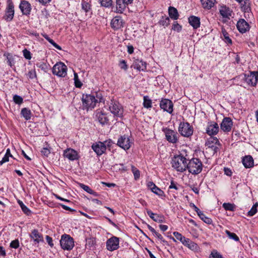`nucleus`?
<instances>
[{
  "instance_id": "obj_1",
  "label": "nucleus",
  "mask_w": 258,
  "mask_h": 258,
  "mask_svg": "<svg viewBox=\"0 0 258 258\" xmlns=\"http://www.w3.org/2000/svg\"><path fill=\"white\" fill-rule=\"evenodd\" d=\"M187 161L188 160L181 154L175 155L171 161L172 166L177 171L182 172L187 168Z\"/></svg>"
},
{
  "instance_id": "obj_2",
  "label": "nucleus",
  "mask_w": 258,
  "mask_h": 258,
  "mask_svg": "<svg viewBox=\"0 0 258 258\" xmlns=\"http://www.w3.org/2000/svg\"><path fill=\"white\" fill-rule=\"evenodd\" d=\"M173 234L177 239L179 240L182 244L187 247L190 250L197 251L199 249V247L197 243L192 241L189 238H185L180 233L178 232H174Z\"/></svg>"
},
{
  "instance_id": "obj_3",
  "label": "nucleus",
  "mask_w": 258,
  "mask_h": 258,
  "mask_svg": "<svg viewBox=\"0 0 258 258\" xmlns=\"http://www.w3.org/2000/svg\"><path fill=\"white\" fill-rule=\"evenodd\" d=\"M187 168L188 171L192 174H198L201 172L203 169L202 162L198 158H192L187 163Z\"/></svg>"
},
{
  "instance_id": "obj_4",
  "label": "nucleus",
  "mask_w": 258,
  "mask_h": 258,
  "mask_svg": "<svg viewBox=\"0 0 258 258\" xmlns=\"http://www.w3.org/2000/svg\"><path fill=\"white\" fill-rule=\"evenodd\" d=\"M82 101L84 109L88 110L94 108L98 102V99H96L94 95L91 94H83Z\"/></svg>"
},
{
  "instance_id": "obj_5",
  "label": "nucleus",
  "mask_w": 258,
  "mask_h": 258,
  "mask_svg": "<svg viewBox=\"0 0 258 258\" xmlns=\"http://www.w3.org/2000/svg\"><path fill=\"white\" fill-rule=\"evenodd\" d=\"M178 132L182 136L188 138L193 134V127L187 122H181L178 127Z\"/></svg>"
},
{
  "instance_id": "obj_6",
  "label": "nucleus",
  "mask_w": 258,
  "mask_h": 258,
  "mask_svg": "<svg viewBox=\"0 0 258 258\" xmlns=\"http://www.w3.org/2000/svg\"><path fill=\"white\" fill-rule=\"evenodd\" d=\"M60 244L64 250H71L74 246V239L69 235L63 234L61 236Z\"/></svg>"
},
{
  "instance_id": "obj_7",
  "label": "nucleus",
  "mask_w": 258,
  "mask_h": 258,
  "mask_svg": "<svg viewBox=\"0 0 258 258\" xmlns=\"http://www.w3.org/2000/svg\"><path fill=\"white\" fill-rule=\"evenodd\" d=\"M67 67L61 62L56 63L52 68V73L60 77H64L67 75Z\"/></svg>"
},
{
  "instance_id": "obj_8",
  "label": "nucleus",
  "mask_w": 258,
  "mask_h": 258,
  "mask_svg": "<svg viewBox=\"0 0 258 258\" xmlns=\"http://www.w3.org/2000/svg\"><path fill=\"white\" fill-rule=\"evenodd\" d=\"M14 6L12 0H7V7L3 19L7 22L11 21L14 16Z\"/></svg>"
},
{
  "instance_id": "obj_9",
  "label": "nucleus",
  "mask_w": 258,
  "mask_h": 258,
  "mask_svg": "<svg viewBox=\"0 0 258 258\" xmlns=\"http://www.w3.org/2000/svg\"><path fill=\"white\" fill-rule=\"evenodd\" d=\"M244 80L251 86H255L258 82V72H250L248 74H244Z\"/></svg>"
},
{
  "instance_id": "obj_10",
  "label": "nucleus",
  "mask_w": 258,
  "mask_h": 258,
  "mask_svg": "<svg viewBox=\"0 0 258 258\" xmlns=\"http://www.w3.org/2000/svg\"><path fill=\"white\" fill-rule=\"evenodd\" d=\"M167 141L172 144H175L178 142L177 132L171 129L165 128L163 130Z\"/></svg>"
},
{
  "instance_id": "obj_11",
  "label": "nucleus",
  "mask_w": 258,
  "mask_h": 258,
  "mask_svg": "<svg viewBox=\"0 0 258 258\" xmlns=\"http://www.w3.org/2000/svg\"><path fill=\"white\" fill-rule=\"evenodd\" d=\"M109 108L114 115L118 117H121L122 116L123 108L118 103L111 101Z\"/></svg>"
},
{
  "instance_id": "obj_12",
  "label": "nucleus",
  "mask_w": 258,
  "mask_h": 258,
  "mask_svg": "<svg viewBox=\"0 0 258 258\" xmlns=\"http://www.w3.org/2000/svg\"><path fill=\"white\" fill-rule=\"evenodd\" d=\"M160 107L164 111L170 114L173 112V104L169 99L162 98L160 102Z\"/></svg>"
},
{
  "instance_id": "obj_13",
  "label": "nucleus",
  "mask_w": 258,
  "mask_h": 258,
  "mask_svg": "<svg viewBox=\"0 0 258 258\" xmlns=\"http://www.w3.org/2000/svg\"><path fill=\"white\" fill-rule=\"evenodd\" d=\"M119 247V238L112 236L106 241V248L109 251H113Z\"/></svg>"
},
{
  "instance_id": "obj_14",
  "label": "nucleus",
  "mask_w": 258,
  "mask_h": 258,
  "mask_svg": "<svg viewBox=\"0 0 258 258\" xmlns=\"http://www.w3.org/2000/svg\"><path fill=\"white\" fill-rule=\"evenodd\" d=\"M117 145L125 150H128L131 147L130 140L127 136H121L118 139Z\"/></svg>"
},
{
  "instance_id": "obj_15",
  "label": "nucleus",
  "mask_w": 258,
  "mask_h": 258,
  "mask_svg": "<svg viewBox=\"0 0 258 258\" xmlns=\"http://www.w3.org/2000/svg\"><path fill=\"white\" fill-rule=\"evenodd\" d=\"M233 121L229 117H224L220 124L221 129L224 132H229L231 130Z\"/></svg>"
},
{
  "instance_id": "obj_16",
  "label": "nucleus",
  "mask_w": 258,
  "mask_h": 258,
  "mask_svg": "<svg viewBox=\"0 0 258 258\" xmlns=\"http://www.w3.org/2000/svg\"><path fill=\"white\" fill-rule=\"evenodd\" d=\"M95 118L102 125L107 124L109 121L106 113L100 110L96 111Z\"/></svg>"
},
{
  "instance_id": "obj_17",
  "label": "nucleus",
  "mask_w": 258,
  "mask_h": 258,
  "mask_svg": "<svg viewBox=\"0 0 258 258\" xmlns=\"http://www.w3.org/2000/svg\"><path fill=\"white\" fill-rule=\"evenodd\" d=\"M124 22L121 17L120 16H116L114 17L111 22V27L114 30L121 29L123 27Z\"/></svg>"
},
{
  "instance_id": "obj_18",
  "label": "nucleus",
  "mask_w": 258,
  "mask_h": 258,
  "mask_svg": "<svg viewBox=\"0 0 258 258\" xmlns=\"http://www.w3.org/2000/svg\"><path fill=\"white\" fill-rule=\"evenodd\" d=\"M236 27L239 31L241 33H245L249 29L248 23L244 19H239L237 23Z\"/></svg>"
},
{
  "instance_id": "obj_19",
  "label": "nucleus",
  "mask_w": 258,
  "mask_h": 258,
  "mask_svg": "<svg viewBox=\"0 0 258 258\" xmlns=\"http://www.w3.org/2000/svg\"><path fill=\"white\" fill-rule=\"evenodd\" d=\"M219 130V127L218 123L214 122H211L207 127L206 133L209 136H213L217 135Z\"/></svg>"
},
{
  "instance_id": "obj_20",
  "label": "nucleus",
  "mask_w": 258,
  "mask_h": 258,
  "mask_svg": "<svg viewBox=\"0 0 258 258\" xmlns=\"http://www.w3.org/2000/svg\"><path fill=\"white\" fill-rule=\"evenodd\" d=\"M131 68H133L139 71H145L147 68V63L142 60L135 59L133 61Z\"/></svg>"
},
{
  "instance_id": "obj_21",
  "label": "nucleus",
  "mask_w": 258,
  "mask_h": 258,
  "mask_svg": "<svg viewBox=\"0 0 258 258\" xmlns=\"http://www.w3.org/2000/svg\"><path fill=\"white\" fill-rule=\"evenodd\" d=\"M19 8L23 15H28L30 14L31 10V6L28 2L21 1L19 5Z\"/></svg>"
},
{
  "instance_id": "obj_22",
  "label": "nucleus",
  "mask_w": 258,
  "mask_h": 258,
  "mask_svg": "<svg viewBox=\"0 0 258 258\" xmlns=\"http://www.w3.org/2000/svg\"><path fill=\"white\" fill-rule=\"evenodd\" d=\"M92 148L98 156L102 155L106 151L105 146L101 142L93 144Z\"/></svg>"
},
{
  "instance_id": "obj_23",
  "label": "nucleus",
  "mask_w": 258,
  "mask_h": 258,
  "mask_svg": "<svg viewBox=\"0 0 258 258\" xmlns=\"http://www.w3.org/2000/svg\"><path fill=\"white\" fill-rule=\"evenodd\" d=\"M30 237L33 240L35 243H39L43 242V237L42 234L40 233L37 229H33L29 234Z\"/></svg>"
},
{
  "instance_id": "obj_24",
  "label": "nucleus",
  "mask_w": 258,
  "mask_h": 258,
  "mask_svg": "<svg viewBox=\"0 0 258 258\" xmlns=\"http://www.w3.org/2000/svg\"><path fill=\"white\" fill-rule=\"evenodd\" d=\"M63 156L70 160H75L78 159V155L75 150L68 148L64 151Z\"/></svg>"
},
{
  "instance_id": "obj_25",
  "label": "nucleus",
  "mask_w": 258,
  "mask_h": 258,
  "mask_svg": "<svg viewBox=\"0 0 258 258\" xmlns=\"http://www.w3.org/2000/svg\"><path fill=\"white\" fill-rule=\"evenodd\" d=\"M189 24L194 29H197L200 27V18L195 16H190L188 18Z\"/></svg>"
},
{
  "instance_id": "obj_26",
  "label": "nucleus",
  "mask_w": 258,
  "mask_h": 258,
  "mask_svg": "<svg viewBox=\"0 0 258 258\" xmlns=\"http://www.w3.org/2000/svg\"><path fill=\"white\" fill-rule=\"evenodd\" d=\"M147 213L150 218H151L153 221L158 223H162L164 222L163 216L154 213L150 210H147Z\"/></svg>"
},
{
  "instance_id": "obj_27",
  "label": "nucleus",
  "mask_w": 258,
  "mask_h": 258,
  "mask_svg": "<svg viewBox=\"0 0 258 258\" xmlns=\"http://www.w3.org/2000/svg\"><path fill=\"white\" fill-rule=\"evenodd\" d=\"M242 162L243 166L246 168H251L254 165V161L252 156L248 155L245 156L243 158Z\"/></svg>"
},
{
  "instance_id": "obj_28",
  "label": "nucleus",
  "mask_w": 258,
  "mask_h": 258,
  "mask_svg": "<svg viewBox=\"0 0 258 258\" xmlns=\"http://www.w3.org/2000/svg\"><path fill=\"white\" fill-rule=\"evenodd\" d=\"M240 5L241 11L244 13H249L251 12L250 2L249 0H242Z\"/></svg>"
},
{
  "instance_id": "obj_29",
  "label": "nucleus",
  "mask_w": 258,
  "mask_h": 258,
  "mask_svg": "<svg viewBox=\"0 0 258 258\" xmlns=\"http://www.w3.org/2000/svg\"><path fill=\"white\" fill-rule=\"evenodd\" d=\"M128 5L125 4L123 0H116V12L118 13H122L126 7Z\"/></svg>"
},
{
  "instance_id": "obj_30",
  "label": "nucleus",
  "mask_w": 258,
  "mask_h": 258,
  "mask_svg": "<svg viewBox=\"0 0 258 258\" xmlns=\"http://www.w3.org/2000/svg\"><path fill=\"white\" fill-rule=\"evenodd\" d=\"M232 11L229 8L225 6H222L220 9V13L224 18H229L231 16Z\"/></svg>"
},
{
  "instance_id": "obj_31",
  "label": "nucleus",
  "mask_w": 258,
  "mask_h": 258,
  "mask_svg": "<svg viewBox=\"0 0 258 258\" xmlns=\"http://www.w3.org/2000/svg\"><path fill=\"white\" fill-rule=\"evenodd\" d=\"M168 14L171 19L176 20L178 19L179 14L177 10L173 7L168 8Z\"/></svg>"
},
{
  "instance_id": "obj_32",
  "label": "nucleus",
  "mask_w": 258,
  "mask_h": 258,
  "mask_svg": "<svg viewBox=\"0 0 258 258\" xmlns=\"http://www.w3.org/2000/svg\"><path fill=\"white\" fill-rule=\"evenodd\" d=\"M21 114L25 119V120H28L31 118L32 112L27 108H23L21 109Z\"/></svg>"
},
{
  "instance_id": "obj_33",
  "label": "nucleus",
  "mask_w": 258,
  "mask_h": 258,
  "mask_svg": "<svg viewBox=\"0 0 258 258\" xmlns=\"http://www.w3.org/2000/svg\"><path fill=\"white\" fill-rule=\"evenodd\" d=\"M204 9H210L214 5L215 0H200Z\"/></svg>"
},
{
  "instance_id": "obj_34",
  "label": "nucleus",
  "mask_w": 258,
  "mask_h": 258,
  "mask_svg": "<svg viewBox=\"0 0 258 258\" xmlns=\"http://www.w3.org/2000/svg\"><path fill=\"white\" fill-rule=\"evenodd\" d=\"M81 7L82 9L86 13H87L91 11V5L90 2H87L84 0H82L81 3Z\"/></svg>"
},
{
  "instance_id": "obj_35",
  "label": "nucleus",
  "mask_w": 258,
  "mask_h": 258,
  "mask_svg": "<svg viewBox=\"0 0 258 258\" xmlns=\"http://www.w3.org/2000/svg\"><path fill=\"white\" fill-rule=\"evenodd\" d=\"M99 3L102 7L110 8L113 5L112 0H98Z\"/></svg>"
},
{
  "instance_id": "obj_36",
  "label": "nucleus",
  "mask_w": 258,
  "mask_h": 258,
  "mask_svg": "<svg viewBox=\"0 0 258 258\" xmlns=\"http://www.w3.org/2000/svg\"><path fill=\"white\" fill-rule=\"evenodd\" d=\"M143 106L146 108H150L152 106V101L148 96H145L143 98Z\"/></svg>"
},
{
  "instance_id": "obj_37",
  "label": "nucleus",
  "mask_w": 258,
  "mask_h": 258,
  "mask_svg": "<svg viewBox=\"0 0 258 258\" xmlns=\"http://www.w3.org/2000/svg\"><path fill=\"white\" fill-rule=\"evenodd\" d=\"M18 203L21 208V209L24 214L28 216L30 215L31 214V210L24 204L22 201L18 200Z\"/></svg>"
},
{
  "instance_id": "obj_38",
  "label": "nucleus",
  "mask_w": 258,
  "mask_h": 258,
  "mask_svg": "<svg viewBox=\"0 0 258 258\" xmlns=\"http://www.w3.org/2000/svg\"><path fill=\"white\" fill-rule=\"evenodd\" d=\"M222 34L225 42L228 44H232V40L229 37V34L227 32L224 28L222 29Z\"/></svg>"
},
{
  "instance_id": "obj_39",
  "label": "nucleus",
  "mask_w": 258,
  "mask_h": 258,
  "mask_svg": "<svg viewBox=\"0 0 258 258\" xmlns=\"http://www.w3.org/2000/svg\"><path fill=\"white\" fill-rule=\"evenodd\" d=\"M200 219L203 220L205 223L208 224H211L212 223V220L207 217L202 212L201 213H200L199 215Z\"/></svg>"
},
{
  "instance_id": "obj_40",
  "label": "nucleus",
  "mask_w": 258,
  "mask_h": 258,
  "mask_svg": "<svg viewBox=\"0 0 258 258\" xmlns=\"http://www.w3.org/2000/svg\"><path fill=\"white\" fill-rule=\"evenodd\" d=\"M4 56L6 57V59L7 60V62L8 63V64L10 67H12V63L14 61L13 55L8 52H5L4 54Z\"/></svg>"
},
{
  "instance_id": "obj_41",
  "label": "nucleus",
  "mask_w": 258,
  "mask_h": 258,
  "mask_svg": "<svg viewBox=\"0 0 258 258\" xmlns=\"http://www.w3.org/2000/svg\"><path fill=\"white\" fill-rule=\"evenodd\" d=\"M152 191L160 197H165L164 191L156 185H154V187H152Z\"/></svg>"
},
{
  "instance_id": "obj_42",
  "label": "nucleus",
  "mask_w": 258,
  "mask_h": 258,
  "mask_svg": "<svg viewBox=\"0 0 258 258\" xmlns=\"http://www.w3.org/2000/svg\"><path fill=\"white\" fill-rule=\"evenodd\" d=\"M225 233H226V234L227 235V236H228V237L229 238L235 240V241H239V237L235 233L231 232L230 231H229L228 230H226Z\"/></svg>"
},
{
  "instance_id": "obj_43",
  "label": "nucleus",
  "mask_w": 258,
  "mask_h": 258,
  "mask_svg": "<svg viewBox=\"0 0 258 258\" xmlns=\"http://www.w3.org/2000/svg\"><path fill=\"white\" fill-rule=\"evenodd\" d=\"M222 206L226 211H234L235 209V206L233 204L225 203Z\"/></svg>"
},
{
  "instance_id": "obj_44",
  "label": "nucleus",
  "mask_w": 258,
  "mask_h": 258,
  "mask_svg": "<svg viewBox=\"0 0 258 258\" xmlns=\"http://www.w3.org/2000/svg\"><path fill=\"white\" fill-rule=\"evenodd\" d=\"M160 25L164 27L168 26L170 24V19L168 17H163L159 21Z\"/></svg>"
},
{
  "instance_id": "obj_45",
  "label": "nucleus",
  "mask_w": 258,
  "mask_h": 258,
  "mask_svg": "<svg viewBox=\"0 0 258 258\" xmlns=\"http://www.w3.org/2000/svg\"><path fill=\"white\" fill-rule=\"evenodd\" d=\"M36 66L45 72L48 71L49 65L43 62H39L36 63Z\"/></svg>"
},
{
  "instance_id": "obj_46",
  "label": "nucleus",
  "mask_w": 258,
  "mask_h": 258,
  "mask_svg": "<svg viewBox=\"0 0 258 258\" xmlns=\"http://www.w3.org/2000/svg\"><path fill=\"white\" fill-rule=\"evenodd\" d=\"M132 171L134 174V178L135 180H138L140 176V171L135 167L134 165H132Z\"/></svg>"
},
{
  "instance_id": "obj_47",
  "label": "nucleus",
  "mask_w": 258,
  "mask_h": 258,
  "mask_svg": "<svg viewBox=\"0 0 258 258\" xmlns=\"http://www.w3.org/2000/svg\"><path fill=\"white\" fill-rule=\"evenodd\" d=\"M74 75L75 86L77 88H81L82 86V83L79 80L77 73L75 72Z\"/></svg>"
},
{
  "instance_id": "obj_48",
  "label": "nucleus",
  "mask_w": 258,
  "mask_h": 258,
  "mask_svg": "<svg viewBox=\"0 0 258 258\" xmlns=\"http://www.w3.org/2000/svg\"><path fill=\"white\" fill-rule=\"evenodd\" d=\"M258 206L257 203H256L253 205L250 210L248 212V216H253L257 212V206Z\"/></svg>"
},
{
  "instance_id": "obj_49",
  "label": "nucleus",
  "mask_w": 258,
  "mask_h": 258,
  "mask_svg": "<svg viewBox=\"0 0 258 258\" xmlns=\"http://www.w3.org/2000/svg\"><path fill=\"white\" fill-rule=\"evenodd\" d=\"M19 246L20 243L18 239L12 240L10 244V247L12 248L17 249L19 247Z\"/></svg>"
},
{
  "instance_id": "obj_50",
  "label": "nucleus",
  "mask_w": 258,
  "mask_h": 258,
  "mask_svg": "<svg viewBox=\"0 0 258 258\" xmlns=\"http://www.w3.org/2000/svg\"><path fill=\"white\" fill-rule=\"evenodd\" d=\"M13 100L15 103L17 104H21L23 103V99L20 96L15 95L13 96Z\"/></svg>"
},
{
  "instance_id": "obj_51",
  "label": "nucleus",
  "mask_w": 258,
  "mask_h": 258,
  "mask_svg": "<svg viewBox=\"0 0 258 258\" xmlns=\"http://www.w3.org/2000/svg\"><path fill=\"white\" fill-rule=\"evenodd\" d=\"M23 54L24 57L28 60H30L32 58L31 53L29 50L27 49L26 48L24 49L23 50Z\"/></svg>"
},
{
  "instance_id": "obj_52",
  "label": "nucleus",
  "mask_w": 258,
  "mask_h": 258,
  "mask_svg": "<svg viewBox=\"0 0 258 258\" xmlns=\"http://www.w3.org/2000/svg\"><path fill=\"white\" fill-rule=\"evenodd\" d=\"M119 66L121 69L126 71L128 69L126 62L124 60H121L119 61Z\"/></svg>"
},
{
  "instance_id": "obj_53",
  "label": "nucleus",
  "mask_w": 258,
  "mask_h": 258,
  "mask_svg": "<svg viewBox=\"0 0 258 258\" xmlns=\"http://www.w3.org/2000/svg\"><path fill=\"white\" fill-rule=\"evenodd\" d=\"M219 143V140L217 138H210L207 142L208 146Z\"/></svg>"
},
{
  "instance_id": "obj_54",
  "label": "nucleus",
  "mask_w": 258,
  "mask_h": 258,
  "mask_svg": "<svg viewBox=\"0 0 258 258\" xmlns=\"http://www.w3.org/2000/svg\"><path fill=\"white\" fill-rule=\"evenodd\" d=\"M29 79H33L36 78V73L35 70H31L29 71L27 75Z\"/></svg>"
},
{
  "instance_id": "obj_55",
  "label": "nucleus",
  "mask_w": 258,
  "mask_h": 258,
  "mask_svg": "<svg viewBox=\"0 0 258 258\" xmlns=\"http://www.w3.org/2000/svg\"><path fill=\"white\" fill-rule=\"evenodd\" d=\"M79 185H80V187L82 188V189H83L85 191H86V192H87L89 194L91 193L92 189L91 188H90L89 186H88V185H85L83 183H80Z\"/></svg>"
},
{
  "instance_id": "obj_56",
  "label": "nucleus",
  "mask_w": 258,
  "mask_h": 258,
  "mask_svg": "<svg viewBox=\"0 0 258 258\" xmlns=\"http://www.w3.org/2000/svg\"><path fill=\"white\" fill-rule=\"evenodd\" d=\"M179 185L177 183L174 182L173 181H171L170 185L169 186V189H174L175 190L179 189Z\"/></svg>"
},
{
  "instance_id": "obj_57",
  "label": "nucleus",
  "mask_w": 258,
  "mask_h": 258,
  "mask_svg": "<svg viewBox=\"0 0 258 258\" xmlns=\"http://www.w3.org/2000/svg\"><path fill=\"white\" fill-rule=\"evenodd\" d=\"M41 152L42 155H43L44 156L48 157V156L50 153V151L47 148H43L42 149Z\"/></svg>"
},
{
  "instance_id": "obj_58",
  "label": "nucleus",
  "mask_w": 258,
  "mask_h": 258,
  "mask_svg": "<svg viewBox=\"0 0 258 258\" xmlns=\"http://www.w3.org/2000/svg\"><path fill=\"white\" fill-rule=\"evenodd\" d=\"M172 29L174 30H177L178 32L181 30V26L177 23V22H174L172 25Z\"/></svg>"
},
{
  "instance_id": "obj_59",
  "label": "nucleus",
  "mask_w": 258,
  "mask_h": 258,
  "mask_svg": "<svg viewBox=\"0 0 258 258\" xmlns=\"http://www.w3.org/2000/svg\"><path fill=\"white\" fill-rule=\"evenodd\" d=\"M102 143H103L104 145L105 146L106 149H107V148L110 149V147H111L113 143L112 141L111 140H106Z\"/></svg>"
},
{
  "instance_id": "obj_60",
  "label": "nucleus",
  "mask_w": 258,
  "mask_h": 258,
  "mask_svg": "<svg viewBox=\"0 0 258 258\" xmlns=\"http://www.w3.org/2000/svg\"><path fill=\"white\" fill-rule=\"evenodd\" d=\"M190 207L191 208H192L195 211H196L197 213V214L199 215L200 213H201L202 212L193 203L190 204Z\"/></svg>"
},
{
  "instance_id": "obj_61",
  "label": "nucleus",
  "mask_w": 258,
  "mask_h": 258,
  "mask_svg": "<svg viewBox=\"0 0 258 258\" xmlns=\"http://www.w3.org/2000/svg\"><path fill=\"white\" fill-rule=\"evenodd\" d=\"M115 167H117L119 170H121L123 171H126L127 169L126 167H125L123 164H116Z\"/></svg>"
},
{
  "instance_id": "obj_62",
  "label": "nucleus",
  "mask_w": 258,
  "mask_h": 258,
  "mask_svg": "<svg viewBox=\"0 0 258 258\" xmlns=\"http://www.w3.org/2000/svg\"><path fill=\"white\" fill-rule=\"evenodd\" d=\"M46 240L48 244L51 246L52 247L53 246V243L52 242V239L49 236L47 235L46 236Z\"/></svg>"
},
{
  "instance_id": "obj_63",
  "label": "nucleus",
  "mask_w": 258,
  "mask_h": 258,
  "mask_svg": "<svg viewBox=\"0 0 258 258\" xmlns=\"http://www.w3.org/2000/svg\"><path fill=\"white\" fill-rule=\"evenodd\" d=\"M9 156L5 155L2 160L0 161V165H2L4 163L9 161Z\"/></svg>"
},
{
  "instance_id": "obj_64",
  "label": "nucleus",
  "mask_w": 258,
  "mask_h": 258,
  "mask_svg": "<svg viewBox=\"0 0 258 258\" xmlns=\"http://www.w3.org/2000/svg\"><path fill=\"white\" fill-rule=\"evenodd\" d=\"M211 255L213 258H223L222 255L217 252L215 253H212Z\"/></svg>"
}]
</instances>
